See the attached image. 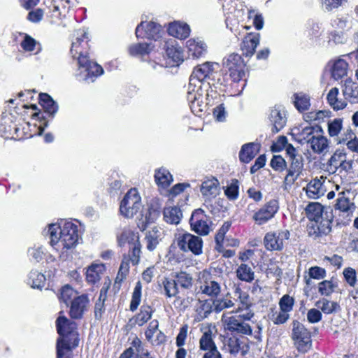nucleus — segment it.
<instances>
[{"label":"nucleus","instance_id":"obj_1","mask_svg":"<svg viewBox=\"0 0 358 358\" xmlns=\"http://www.w3.org/2000/svg\"><path fill=\"white\" fill-rule=\"evenodd\" d=\"M76 38L72 42L70 52L72 57L78 61L76 76L80 80L93 83L103 73V69L96 62L89 59L90 39L87 32L85 29H79L76 31Z\"/></svg>","mask_w":358,"mask_h":358},{"label":"nucleus","instance_id":"obj_2","mask_svg":"<svg viewBox=\"0 0 358 358\" xmlns=\"http://www.w3.org/2000/svg\"><path fill=\"white\" fill-rule=\"evenodd\" d=\"M44 234L49 235L51 245L57 250L61 248L66 250L74 248L80 238L78 225L67 220L50 224Z\"/></svg>","mask_w":358,"mask_h":358},{"label":"nucleus","instance_id":"obj_3","mask_svg":"<svg viewBox=\"0 0 358 358\" xmlns=\"http://www.w3.org/2000/svg\"><path fill=\"white\" fill-rule=\"evenodd\" d=\"M254 315L255 314L252 310L243 314L232 316L223 315L222 321L224 324V329L231 334L252 335V329L248 322L250 321Z\"/></svg>","mask_w":358,"mask_h":358},{"label":"nucleus","instance_id":"obj_4","mask_svg":"<svg viewBox=\"0 0 358 358\" xmlns=\"http://www.w3.org/2000/svg\"><path fill=\"white\" fill-rule=\"evenodd\" d=\"M292 340L300 353H306L312 348L311 333L304 324L297 320L292 322Z\"/></svg>","mask_w":358,"mask_h":358},{"label":"nucleus","instance_id":"obj_5","mask_svg":"<svg viewBox=\"0 0 358 358\" xmlns=\"http://www.w3.org/2000/svg\"><path fill=\"white\" fill-rule=\"evenodd\" d=\"M244 67V62L237 53H231L224 57L222 60L223 71L235 83L241 80L245 75Z\"/></svg>","mask_w":358,"mask_h":358},{"label":"nucleus","instance_id":"obj_6","mask_svg":"<svg viewBox=\"0 0 358 358\" xmlns=\"http://www.w3.org/2000/svg\"><path fill=\"white\" fill-rule=\"evenodd\" d=\"M141 208V198L137 189L135 188L129 189L120 203V213L125 217L131 218Z\"/></svg>","mask_w":358,"mask_h":358},{"label":"nucleus","instance_id":"obj_7","mask_svg":"<svg viewBox=\"0 0 358 358\" xmlns=\"http://www.w3.org/2000/svg\"><path fill=\"white\" fill-rule=\"evenodd\" d=\"M324 215V217L320 220H315V221L310 222L307 225L308 236L315 240L328 235L331 231V223L334 215L330 210H328Z\"/></svg>","mask_w":358,"mask_h":358},{"label":"nucleus","instance_id":"obj_8","mask_svg":"<svg viewBox=\"0 0 358 358\" xmlns=\"http://www.w3.org/2000/svg\"><path fill=\"white\" fill-rule=\"evenodd\" d=\"M215 64L207 62L196 66L189 77V87L203 89L202 86L205 82L210 79L215 72Z\"/></svg>","mask_w":358,"mask_h":358},{"label":"nucleus","instance_id":"obj_9","mask_svg":"<svg viewBox=\"0 0 358 358\" xmlns=\"http://www.w3.org/2000/svg\"><path fill=\"white\" fill-rule=\"evenodd\" d=\"M177 244L183 252H191L194 255L202 253L203 241L199 236L189 233L180 234L178 237Z\"/></svg>","mask_w":358,"mask_h":358},{"label":"nucleus","instance_id":"obj_10","mask_svg":"<svg viewBox=\"0 0 358 358\" xmlns=\"http://www.w3.org/2000/svg\"><path fill=\"white\" fill-rule=\"evenodd\" d=\"M189 224L192 231L200 236H206L212 230L211 221L209 220L203 210L201 208L193 211L189 219Z\"/></svg>","mask_w":358,"mask_h":358},{"label":"nucleus","instance_id":"obj_11","mask_svg":"<svg viewBox=\"0 0 358 358\" xmlns=\"http://www.w3.org/2000/svg\"><path fill=\"white\" fill-rule=\"evenodd\" d=\"M315 128L313 127H306L303 129L301 135L303 140L310 144V148L315 153L320 154L327 152L329 144L327 138L322 135L314 136Z\"/></svg>","mask_w":358,"mask_h":358},{"label":"nucleus","instance_id":"obj_12","mask_svg":"<svg viewBox=\"0 0 358 358\" xmlns=\"http://www.w3.org/2000/svg\"><path fill=\"white\" fill-rule=\"evenodd\" d=\"M57 331L59 335L61 336V339H64L67 343H69L66 339L68 336H71L73 339L72 347L75 348L78 345L79 339L78 338V334L76 331V324L74 322H71L64 316H60L57 320Z\"/></svg>","mask_w":358,"mask_h":358},{"label":"nucleus","instance_id":"obj_13","mask_svg":"<svg viewBox=\"0 0 358 358\" xmlns=\"http://www.w3.org/2000/svg\"><path fill=\"white\" fill-rule=\"evenodd\" d=\"M279 210V203L276 199H271L260 208L252 216L258 225H262L271 220Z\"/></svg>","mask_w":358,"mask_h":358},{"label":"nucleus","instance_id":"obj_14","mask_svg":"<svg viewBox=\"0 0 358 358\" xmlns=\"http://www.w3.org/2000/svg\"><path fill=\"white\" fill-rule=\"evenodd\" d=\"M163 32L162 27L154 22H141L136 28L138 38H148L157 41Z\"/></svg>","mask_w":358,"mask_h":358},{"label":"nucleus","instance_id":"obj_15","mask_svg":"<svg viewBox=\"0 0 358 358\" xmlns=\"http://www.w3.org/2000/svg\"><path fill=\"white\" fill-rule=\"evenodd\" d=\"M162 206L157 199L152 200L145 214L141 213L137 226L142 231H145L149 224L155 222L160 216Z\"/></svg>","mask_w":358,"mask_h":358},{"label":"nucleus","instance_id":"obj_16","mask_svg":"<svg viewBox=\"0 0 358 358\" xmlns=\"http://www.w3.org/2000/svg\"><path fill=\"white\" fill-rule=\"evenodd\" d=\"M289 237L288 231L268 232L264 238V245L268 251H280L283 249L284 241Z\"/></svg>","mask_w":358,"mask_h":358},{"label":"nucleus","instance_id":"obj_17","mask_svg":"<svg viewBox=\"0 0 358 358\" xmlns=\"http://www.w3.org/2000/svg\"><path fill=\"white\" fill-rule=\"evenodd\" d=\"M203 92L204 90L199 87L197 89L188 87L187 99L192 112L196 116H201L206 108L203 103Z\"/></svg>","mask_w":358,"mask_h":358},{"label":"nucleus","instance_id":"obj_18","mask_svg":"<svg viewBox=\"0 0 358 358\" xmlns=\"http://www.w3.org/2000/svg\"><path fill=\"white\" fill-rule=\"evenodd\" d=\"M268 119L271 125L272 132L273 134L278 133L287 122L285 108L282 106H275L270 110Z\"/></svg>","mask_w":358,"mask_h":358},{"label":"nucleus","instance_id":"obj_19","mask_svg":"<svg viewBox=\"0 0 358 358\" xmlns=\"http://www.w3.org/2000/svg\"><path fill=\"white\" fill-rule=\"evenodd\" d=\"M163 49L170 60L169 65L178 66L183 61V51L175 39L164 41Z\"/></svg>","mask_w":358,"mask_h":358},{"label":"nucleus","instance_id":"obj_20","mask_svg":"<svg viewBox=\"0 0 358 358\" xmlns=\"http://www.w3.org/2000/svg\"><path fill=\"white\" fill-rule=\"evenodd\" d=\"M89 302V298L86 294H82L73 299L71 303L69 311L71 318H82L84 313L87 310Z\"/></svg>","mask_w":358,"mask_h":358},{"label":"nucleus","instance_id":"obj_21","mask_svg":"<svg viewBox=\"0 0 358 358\" xmlns=\"http://www.w3.org/2000/svg\"><path fill=\"white\" fill-rule=\"evenodd\" d=\"M202 278L206 279L200 285L201 293L212 298H217L222 291L220 283L212 279L208 273H203Z\"/></svg>","mask_w":358,"mask_h":358},{"label":"nucleus","instance_id":"obj_22","mask_svg":"<svg viewBox=\"0 0 358 358\" xmlns=\"http://www.w3.org/2000/svg\"><path fill=\"white\" fill-rule=\"evenodd\" d=\"M328 210L333 213L331 207L323 206L318 202H310L305 208L306 217L309 219L310 222H314L315 220H320L324 217V214Z\"/></svg>","mask_w":358,"mask_h":358},{"label":"nucleus","instance_id":"obj_23","mask_svg":"<svg viewBox=\"0 0 358 358\" xmlns=\"http://www.w3.org/2000/svg\"><path fill=\"white\" fill-rule=\"evenodd\" d=\"M259 43V34H248L243 39L241 44V50L245 57H252L255 49Z\"/></svg>","mask_w":358,"mask_h":358},{"label":"nucleus","instance_id":"obj_24","mask_svg":"<svg viewBox=\"0 0 358 358\" xmlns=\"http://www.w3.org/2000/svg\"><path fill=\"white\" fill-rule=\"evenodd\" d=\"M260 147V144L255 142L243 145L239 152L240 161L245 164L249 163L259 152Z\"/></svg>","mask_w":358,"mask_h":358},{"label":"nucleus","instance_id":"obj_25","mask_svg":"<svg viewBox=\"0 0 358 358\" xmlns=\"http://www.w3.org/2000/svg\"><path fill=\"white\" fill-rule=\"evenodd\" d=\"M219 185L218 180L215 178L208 179L202 182L200 191L203 196L206 198V201L215 198L218 195Z\"/></svg>","mask_w":358,"mask_h":358},{"label":"nucleus","instance_id":"obj_26","mask_svg":"<svg viewBox=\"0 0 358 358\" xmlns=\"http://www.w3.org/2000/svg\"><path fill=\"white\" fill-rule=\"evenodd\" d=\"M331 77L336 80H340L348 74V64L343 59H338L329 63Z\"/></svg>","mask_w":358,"mask_h":358},{"label":"nucleus","instance_id":"obj_27","mask_svg":"<svg viewBox=\"0 0 358 358\" xmlns=\"http://www.w3.org/2000/svg\"><path fill=\"white\" fill-rule=\"evenodd\" d=\"M168 32L169 35L173 37L185 39L189 36L190 28L186 23L175 22L169 24Z\"/></svg>","mask_w":358,"mask_h":358},{"label":"nucleus","instance_id":"obj_28","mask_svg":"<svg viewBox=\"0 0 358 358\" xmlns=\"http://www.w3.org/2000/svg\"><path fill=\"white\" fill-rule=\"evenodd\" d=\"M117 240L120 247L125 245L127 243L131 245L139 241V236L129 227H124L117 234Z\"/></svg>","mask_w":358,"mask_h":358},{"label":"nucleus","instance_id":"obj_29","mask_svg":"<svg viewBox=\"0 0 358 358\" xmlns=\"http://www.w3.org/2000/svg\"><path fill=\"white\" fill-rule=\"evenodd\" d=\"M187 48L189 55L194 58H199L206 52V45L199 38L189 39L187 41Z\"/></svg>","mask_w":358,"mask_h":358},{"label":"nucleus","instance_id":"obj_30","mask_svg":"<svg viewBox=\"0 0 358 358\" xmlns=\"http://www.w3.org/2000/svg\"><path fill=\"white\" fill-rule=\"evenodd\" d=\"M153 48L154 45L151 43H138L129 45L128 51L129 55L133 57H142L149 55Z\"/></svg>","mask_w":358,"mask_h":358},{"label":"nucleus","instance_id":"obj_31","mask_svg":"<svg viewBox=\"0 0 358 358\" xmlns=\"http://www.w3.org/2000/svg\"><path fill=\"white\" fill-rule=\"evenodd\" d=\"M106 271L103 264H93L88 267L86 271V280L88 282L95 284L101 279V275Z\"/></svg>","mask_w":358,"mask_h":358},{"label":"nucleus","instance_id":"obj_32","mask_svg":"<svg viewBox=\"0 0 358 358\" xmlns=\"http://www.w3.org/2000/svg\"><path fill=\"white\" fill-rule=\"evenodd\" d=\"M39 100L45 113H48L52 118L57 113L59 106L52 97L45 93L40 94Z\"/></svg>","mask_w":358,"mask_h":358},{"label":"nucleus","instance_id":"obj_33","mask_svg":"<svg viewBox=\"0 0 358 358\" xmlns=\"http://www.w3.org/2000/svg\"><path fill=\"white\" fill-rule=\"evenodd\" d=\"M343 93L345 99L350 103H358V84L357 83L351 80L345 81Z\"/></svg>","mask_w":358,"mask_h":358},{"label":"nucleus","instance_id":"obj_34","mask_svg":"<svg viewBox=\"0 0 358 358\" xmlns=\"http://www.w3.org/2000/svg\"><path fill=\"white\" fill-rule=\"evenodd\" d=\"M304 189L307 196L311 199H317L324 194L322 183L317 178L312 180Z\"/></svg>","mask_w":358,"mask_h":358},{"label":"nucleus","instance_id":"obj_35","mask_svg":"<svg viewBox=\"0 0 358 358\" xmlns=\"http://www.w3.org/2000/svg\"><path fill=\"white\" fill-rule=\"evenodd\" d=\"M199 349L205 351V352L217 349L214 342L213 333L210 329L206 331L200 338Z\"/></svg>","mask_w":358,"mask_h":358},{"label":"nucleus","instance_id":"obj_36","mask_svg":"<svg viewBox=\"0 0 358 358\" xmlns=\"http://www.w3.org/2000/svg\"><path fill=\"white\" fill-rule=\"evenodd\" d=\"M155 180L158 186L166 188L173 181V177L169 170L160 168L155 171Z\"/></svg>","mask_w":358,"mask_h":358},{"label":"nucleus","instance_id":"obj_37","mask_svg":"<svg viewBox=\"0 0 358 358\" xmlns=\"http://www.w3.org/2000/svg\"><path fill=\"white\" fill-rule=\"evenodd\" d=\"M182 216V212L178 207L170 206L164 209V220L172 224H178Z\"/></svg>","mask_w":358,"mask_h":358},{"label":"nucleus","instance_id":"obj_38","mask_svg":"<svg viewBox=\"0 0 358 358\" xmlns=\"http://www.w3.org/2000/svg\"><path fill=\"white\" fill-rule=\"evenodd\" d=\"M161 236L160 230L155 227L148 231L145 235L146 248L150 251H153L159 243Z\"/></svg>","mask_w":358,"mask_h":358},{"label":"nucleus","instance_id":"obj_39","mask_svg":"<svg viewBox=\"0 0 358 358\" xmlns=\"http://www.w3.org/2000/svg\"><path fill=\"white\" fill-rule=\"evenodd\" d=\"M350 194V192L345 193V192H339L338 194L337 202L336 203V209L342 212H348L355 208L354 203L350 201L349 197L347 196Z\"/></svg>","mask_w":358,"mask_h":358},{"label":"nucleus","instance_id":"obj_40","mask_svg":"<svg viewBox=\"0 0 358 358\" xmlns=\"http://www.w3.org/2000/svg\"><path fill=\"white\" fill-rule=\"evenodd\" d=\"M236 293L238 294V299L240 304L238 308L234 310L233 313H238L243 310H246V313L251 310L250 307L252 305V303L250 300V296L246 292H243L241 291L239 288L236 289Z\"/></svg>","mask_w":358,"mask_h":358},{"label":"nucleus","instance_id":"obj_41","mask_svg":"<svg viewBox=\"0 0 358 358\" xmlns=\"http://www.w3.org/2000/svg\"><path fill=\"white\" fill-rule=\"evenodd\" d=\"M175 280L178 286L179 285L185 289L192 288L193 285V278L192 275L184 271L177 273L175 275Z\"/></svg>","mask_w":358,"mask_h":358},{"label":"nucleus","instance_id":"obj_42","mask_svg":"<svg viewBox=\"0 0 358 358\" xmlns=\"http://www.w3.org/2000/svg\"><path fill=\"white\" fill-rule=\"evenodd\" d=\"M236 275L241 280L250 282L254 280L255 273L249 266L241 264L236 270Z\"/></svg>","mask_w":358,"mask_h":358},{"label":"nucleus","instance_id":"obj_43","mask_svg":"<svg viewBox=\"0 0 358 358\" xmlns=\"http://www.w3.org/2000/svg\"><path fill=\"white\" fill-rule=\"evenodd\" d=\"M294 96V106L299 111L303 112L309 109L310 106L309 96L303 93H299L295 94Z\"/></svg>","mask_w":358,"mask_h":358},{"label":"nucleus","instance_id":"obj_44","mask_svg":"<svg viewBox=\"0 0 358 358\" xmlns=\"http://www.w3.org/2000/svg\"><path fill=\"white\" fill-rule=\"evenodd\" d=\"M290 166L288 169L289 175L299 176L303 168V159L301 155L289 158Z\"/></svg>","mask_w":358,"mask_h":358},{"label":"nucleus","instance_id":"obj_45","mask_svg":"<svg viewBox=\"0 0 358 358\" xmlns=\"http://www.w3.org/2000/svg\"><path fill=\"white\" fill-rule=\"evenodd\" d=\"M29 283L33 288L41 289L45 284V277L36 271H31L29 277Z\"/></svg>","mask_w":358,"mask_h":358},{"label":"nucleus","instance_id":"obj_46","mask_svg":"<svg viewBox=\"0 0 358 358\" xmlns=\"http://www.w3.org/2000/svg\"><path fill=\"white\" fill-rule=\"evenodd\" d=\"M235 303L228 298H216L213 301V310L215 313H220L224 309L234 306Z\"/></svg>","mask_w":358,"mask_h":358},{"label":"nucleus","instance_id":"obj_47","mask_svg":"<svg viewBox=\"0 0 358 358\" xmlns=\"http://www.w3.org/2000/svg\"><path fill=\"white\" fill-rule=\"evenodd\" d=\"M152 313V310L150 306H142L140 313L135 317L136 323L139 326L143 325L151 318Z\"/></svg>","mask_w":358,"mask_h":358},{"label":"nucleus","instance_id":"obj_48","mask_svg":"<svg viewBox=\"0 0 358 358\" xmlns=\"http://www.w3.org/2000/svg\"><path fill=\"white\" fill-rule=\"evenodd\" d=\"M141 289L142 285L140 281H138L135 285L134 289V292L132 293V297L130 303V310L134 312L139 306L141 300Z\"/></svg>","mask_w":358,"mask_h":358},{"label":"nucleus","instance_id":"obj_49","mask_svg":"<svg viewBox=\"0 0 358 358\" xmlns=\"http://www.w3.org/2000/svg\"><path fill=\"white\" fill-rule=\"evenodd\" d=\"M141 243L140 241L134 243V244L129 245V251L128 255H126L133 265L138 264L141 256Z\"/></svg>","mask_w":358,"mask_h":358},{"label":"nucleus","instance_id":"obj_50","mask_svg":"<svg viewBox=\"0 0 358 358\" xmlns=\"http://www.w3.org/2000/svg\"><path fill=\"white\" fill-rule=\"evenodd\" d=\"M163 287L166 296L167 297H173L178 293V287L176 282L174 280L165 279L163 281Z\"/></svg>","mask_w":358,"mask_h":358},{"label":"nucleus","instance_id":"obj_51","mask_svg":"<svg viewBox=\"0 0 358 358\" xmlns=\"http://www.w3.org/2000/svg\"><path fill=\"white\" fill-rule=\"evenodd\" d=\"M344 158H346L345 154L341 150H336L329 160L328 164L330 169L333 170L334 172L338 170Z\"/></svg>","mask_w":358,"mask_h":358},{"label":"nucleus","instance_id":"obj_52","mask_svg":"<svg viewBox=\"0 0 358 358\" xmlns=\"http://www.w3.org/2000/svg\"><path fill=\"white\" fill-rule=\"evenodd\" d=\"M231 223L229 222H225L217 232L215 236L217 250H220L221 248L223 247V241L225 234L229 231Z\"/></svg>","mask_w":358,"mask_h":358},{"label":"nucleus","instance_id":"obj_53","mask_svg":"<svg viewBox=\"0 0 358 358\" xmlns=\"http://www.w3.org/2000/svg\"><path fill=\"white\" fill-rule=\"evenodd\" d=\"M317 304H322L321 306H319V307L325 314H331L340 308L339 305L336 302L330 301L325 299L319 301Z\"/></svg>","mask_w":358,"mask_h":358},{"label":"nucleus","instance_id":"obj_54","mask_svg":"<svg viewBox=\"0 0 358 358\" xmlns=\"http://www.w3.org/2000/svg\"><path fill=\"white\" fill-rule=\"evenodd\" d=\"M77 296V292L69 285H67L62 287L60 293V299L66 305H68L69 302L71 303L73 299Z\"/></svg>","mask_w":358,"mask_h":358},{"label":"nucleus","instance_id":"obj_55","mask_svg":"<svg viewBox=\"0 0 358 358\" xmlns=\"http://www.w3.org/2000/svg\"><path fill=\"white\" fill-rule=\"evenodd\" d=\"M336 287L332 280H323L318 284V292L321 295L329 296L334 292Z\"/></svg>","mask_w":358,"mask_h":358},{"label":"nucleus","instance_id":"obj_56","mask_svg":"<svg viewBox=\"0 0 358 358\" xmlns=\"http://www.w3.org/2000/svg\"><path fill=\"white\" fill-rule=\"evenodd\" d=\"M199 303L200 306L197 308L198 314L202 318L207 317L213 310V302L210 303V301L205 300L200 301Z\"/></svg>","mask_w":358,"mask_h":358},{"label":"nucleus","instance_id":"obj_57","mask_svg":"<svg viewBox=\"0 0 358 358\" xmlns=\"http://www.w3.org/2000/svg\"><path fill=\"white\" fill-rule=\"evenodd\" d=\"M270 166L276 171H282L286 169L287 163L280 155H274L270 162Z\"/></svg>","mask_w":358,"mask_h":358},{"label":"nucleus","instance_id":"obj_58","mask_svg":"<svg viewBox=\"0 0 358 358\" xmlns=\"http://www.w3.org/2000/svg\"><path fill=\"white\" fill-rule=\"evenodd\" d=\"M225 195L230 200H235L238 196V180H233L232 182L228 185L224 190Z\"/></svg>","mask_w":358,"mask_h":358},{"label":"nucleus","instance_id":"obj_59","mask_svg":"<svg viewBox=\"0 0 358 358\" xmlns=\"http://www.w3.org/2000/svg\"><path fill=\"white\" fill-rule=\"evenodd\" d=\"M294 299L288 294L284 295L280 300V309L287 313L290 312L294 306Z\"/></svg>","mask_w":358,"mask_h":358},{"label":"nucleus","instance_id":"obj_60","mask_svg":"<svg viewBox=\"0 0 358 358\" xmlns=\"http://www.w3.org/2000/svg\"><path fill=\"white\" fill-rule=\"evenodd\" d=\"M129 259L126 255H124L120 264L116 279L122 280L126 278L129 271Z\"/></svg>","mask_w":358,"mask_h":358},{"label":"nucleus","instance_id":"obj_61","mask_svg":"<svg viewBox=\"0 0 358 358\" xmlns=\"http://www.w3.org/2000/svg\"><path fill=\"white\" fill-rule=\"evenodd\" d=\"M342 129V120L337 118L334 119L328 124V131L331 136H337Z\"/></svg>","mask_w":358,"mask_h":358},{"label":"nucleus","instance_id":"obj_62","mask_svg":"<svg viewBox=\"0 0 358 358\" xmlns=\"http://www.w3.org/2000/svg\"><path fill=\"white\" fill-rule=\"evenodd\" d=\"M241 342L239 338L236 336L229 338L227 340V346L229 352L232 355L237 354L241 350Z\"/></svg>","mask_w":358,"mask_h":358},{"label":"nucleus","instance_id":"obj_63","mask_svg":"<svg viewBox=\"0 0 358 358\" xmlns=\"http://www.w3.org/2000/svg\"><path fill=\"white\" fill-rule=\"evenodd\" d=\"M71 349L70 343H67L64 339L58 338L57 341V358H63L64 350H70Z\"/></svg>","mask_w":358,"mask_h":358},{"label":"nucleus","instance_id":"obj_64","mask_svg":"<svg viewBox=\"0 0 358 358\" xmlns=\"http://www.w3.org/2000/svg\"><path fill=\"white\" fill-rule=\"evenodd\" d=\"M308 275L310 278L321 280L325 278L326 271L324 268L319 266H312L309 268Z\"/></svg>","mask_w":358,"mask_h":358}]
</instances>
